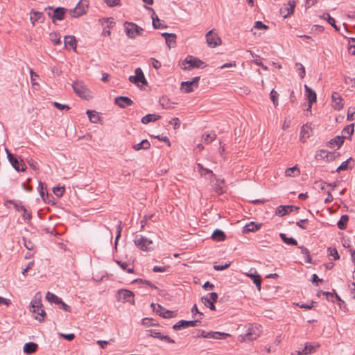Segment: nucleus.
Instances as JSON below:
<instances>
[{"mask_svg":"<svg viewBox=\"0 0 355 355\" xmlns=\"http://www.w3.org/2000/svg\"><path fill=\"white\" fill-rule=\"evenodd\" d=\"M323 18L324 19H327L328 23L331 24L335 28L336 31L339 30L338 27L336 24L335 19L333 17H331L329 14H324Z\"/></svg>","mask_w":355,"mask_h":355,"instance_id":"nucleus-43","label":"nucleus"},{"mask_svg":"<svg viewBox=\"0 0 355 355\" xmlns=\"http://www.w3.org/2000/svg\"><path fill=\"white\" fill-rule=\"evenodd\" d=\"M50 40L55 45L60 44V35L58 32H53L50 34Z\"/></svg>","mask_w":355,"mask_h":355,"instance_id":"nucleus-42","label":"nucleus"},{"mask_svg":"<svg viewBox=\"0 0 355 355\" xmlns=\"http://www.w3.org/2000/svg\"><path fill=\"white\" fill-rule=\"evenodd\" d=\"M31 24L33 26L35 25L36 22L42 21L44 19V15L42 12L35 11L32 10L31 11V17H30Z\"/></svg>","mask_w":355,"mask_h":355,"instance_id":"nucleus-28","label":"nucleus"},{"mask_svg":"<svg viewBox=\"0 0 355 355\" xmlns=\"http://www.w3.org/2000/svg\"><path fill=\"white\" fill-rule=\"evenodd\" d=\"M168 266H154L153 268L155 272H164L168 270Z\"/></svg>","mask_w":355,"mask_h":355,"instance_id":"nucleus-56","label":"nucleus"},{"mask_svg":"<svg viewBox=\"0 0 355 355\" xmlns=\"http://www.w3.org/2000/svg\"><path fill=\"white\" fill-rule=\"evenodd\" d=\"M169 123L171 124L172 125H173L174 129L179 128L180 126V121L177 117L173 118L170 121Z\"/></svg>","mask_w":355,"mask_h":355,"instance_id":"nucleus-55","label":"nucleus"},{"mask_svg":"<svg viewBox=\"0 0 355 355\" xmlns=\"http://www.w3.org/2000/svg\"><path fill=\"white\" fill-rule=\"evenodd\" d=\"M114 103L121 108L131 106L133 104V101L130 98L126 96L116 97L114 99Z\"/></svg>","mask_w":355,"mask_h":355,"instance_id":"nucleus-22","label":"nucleus"},{"mask_svg":"<svg viewBox=\"0 0 355 355\" xmlns=\"http://www.w3.org/2000/svg\"><path fill=\"white\" fill-rule=\"evenodd\" d=\"M117 299L123 302H130L132 304L135 303L134 294L128 290H120L117 293Z\"/></svg>","mask_w":355,"mask_h":355,"instance_id":"nucleus-13","label":"nucleus"},{"mask_svg":"<svg viewBox=\"0 0 355 355\" xmlns=\"http://www.w3.org/2000/svg\"><path fill=\"white\" fill-rule=\"evenodd\" d=\"M270 99L272 101L274 106L275 107H277L279 105L278 101H277V98L279 96L278 93L275 89H272L270 92Z\"/></svg>","mask_w":355,"mask_h":355,"instance_id":"nucleus-46","label":"nucleus"},{"mask_svg":"<svg viewBox=\"0 0 355 355\" xmlns=\"http://www.w3.org/2000/svg\"><path fill=\"white\" fill-rule=\"evenodd\" d=\"M37 345L35 343L30 342L24 345L23 351L26 354H31L36 352Z\"/></svg>","mask_w":355,"mask_h":355,"instance_id":"nucleus-30","label":"nucleus"},{"mask_svg":"<svg viewBox=\"0 0 355 355\" xmlns=\"http://www.w3.org/2000/svg\"><path fill=\"white\" fill-rule=\"evenodd\" d=\"M200 79V76H196L193 78L191 80L182 82L180 89L184 93L192 92L195 89L198 87V83Z\"/></svg>","mask_w":355,"mask_h":355,"instance_id":"nucleus-5","label":"nucleus"},{"mask_svg":"<svg viewBox=\"0 0 355 355\" xmlns=\"http://www.w3.org/2000/svg\"><path fill=\"white\" fill-rule=\"evenodd\" d=\"M354 114H355V107H349L347 110V120L349 121H353Z\"/></svg>","mask_w":355,"mask_h":355,"instance_id":"nucleus-52","label":"nucleus"},{"mask_svg":"<svg viewBox=\"0 0 355 355\" xmlns=\"http://www.w3.org/2000/svg\"><path fill=\"white\" fill-rule=\"evenodd\" d=\"M300 174V168L297 166L288 168L285 171V175L289 178L297 177Z\"/></svg>","mask_w":355,"mask_h":355,"instance_id":"nucleus-31","label":"nucleus"},{"mask_svg":"<svg viewBox=\"0 0 355 355\" xmlns=\"http://www.w3.org/2000/svg\"><path fill=\"white\" fill-rule=\"evenodd\" d=\"M87 6L88 5L86 1H80L76 8L73 10H71V16L73 17H78L84 15L86 13Z\"/></svg>","mask_w":355,"mask_h":355,"instance_id":"nucleus-12","label":"nucleus"},{"mask_svg":"<svg viewBox=\"0 0 355 355\" xmlns=\"http://www.w3.org/2000/svg\"><path fill=\"white\" fill-rule=\"evenodd\" d=\"M64 46L67 48L71 47L73 49L74 51H76L77 48V41L74 36L73 35H67L64 37Z\"/></svg>","mask_w":355,"mask_h":355,"instance_id":"nucleus-27","label":"nucleus"},{"mask_svg":"<svg viewBox=\"0 0 355 355\" xmlns=\"http://www.w3.org/2000/svg\"><path fill=\"white\" fill-rule=\"evenodd\" d=\"M206 40L208 46L211 48H214L221 44V39L216 33L214 32L213 30L209 31L206 34Z\"/></svg>","mask_w":355,"mask_h":355,"instance_id":"nucleus-9","label":"nucleus"},{"mask_svg":"<svg viewBox=\"0 0 355 355\" xmlns=\"http://www.w3.org/2000/svg\"><path fill=\"white\" fill-rule=\"evenodd\" d=\"M160 118H161V116H159L158 114H147L145 116L142 117L141 122L144 124H147L152 121H156L159 120Z\"/></svg>","mask_w":355,"mask_h":355,"instance_id":"nucleus-34","label":"nucleus"},{"mask_svg":"<svg viewBox=\"0 0 355 355\" xmlns=\"http://www.w3.org/2000/svg\"><path fill=\"white\" fill-rule=\"evenodd\" d=\"M125 29L127 35L130 38H135L137 35H140L142 34L144 31L143 28L138 26L136 24L125 22Z\"/></svg>","mask_w":355,"mask_h":355,"instance_id":"nucleus-6","label":"nucleus"},{"mask_svg":"<svg viewBox=\"0 0 355 355\" xmlns=\"http://www.w3.org/2000/svg\"><path fill=\"white\" fill-rule=\"evenodd\" d=\"M225 233L220 230H215L212 233L211 238L216 241H223L225 239Z\"/></svg>","mask_w":355,"mask_h":355,"instance_id":"nucleus-32","label":"nucleus"},{"mask_svg":"<svg viewBox=\"0 0 355 355\" xmlns=\"http://www.w3.org/2000/svg\"><path fill=\"white\" fill-rule=\"evenodd\" d=\"M64 191H65L64 187H54L53 189V193L57 197L62 196Z\"/></svg>","mask_w":355,"mask_h":355,"instance_id":"nucleus-50","label":"nucleus"},{"mask_svg":"<svg viewBox=\"0 0 355 355\" xmlns=\"http://www.w3.org/2000/svg\"><path fill=\"white\" fill-rule=\"evenodd\" d=\"M197 166L198 168V171L201 176H203L205 174H211L212 176H214L213 171L211 170L205 168L202 164L198 163Z\"/></svg>","mask_w":355,"mask_h":355,"instance_id":"nucleus-41","label":"nucleus"},{"mask_svg":"<svg viewBox=\"0 0 355 355\" xmlns=\"http://www.w3.org/2000/svg\"><path fill=\"white\" fill-rule=\"evenodd\" d=\"M296 3L295 1H289L288 3L280 9V12L284 18L291 15L295 10Z\"/></svg>","mask_w":355,"mask_h":355,"instance_id":"nucleus-20","label":"nucleus"},{"mask_svg":"<svg viewBox=\"0 0 355 355\" xmlns=\"http://www.w3.org/2000/svg\"><path fill=\"white\" fill-rule=\"evenodd\" d=\"M135 74H136V77H137V83L139 82H140L144 85L147 84L146 79L144 74L142 70L141 69V68H137L135 69Z\"/></svg>","mask_w":355,"mask_h":355,"instance_id":"nucleus-37","label":"nucleus"},{"mask_svg":"<svg viewBox=\"0 0 355 355\" xmlns=\"http://www.w3.org/2000/svg\"><path fill=\"white\" fill-rule=\"evenodd\" d=\"M254 28H257V29H268V26L263 24L261 21H257L255 22L254 25Z\"/></svg>","mask_w":355,"mask_h":355,"instance_id":"nucleus-60","label":"nucleus"},{"mask_svg":"<svg viewBox=\"0 0 355 355\" xmlns=\"http://www.w3.org/2000/svg\"><path fill=\"white\" fill-rule=\"evenodd\" d=\"M46 299L51 302V303H54L55 304H60V303L62 302V299L58 297L56 295L51 293V292H47L46 295Z\"/></svg>","mask_w":355,"mask_h":355,"instance_id":"nucleus-36","label":"nucleus"},{"mask_svg":"<svg viewBox=\"0 0 355 355\" xmlns=\"http://www.w3.org/2000/svg\"><path fill=\"white\" fill-rule=\"evenodd\" d=\"M320 347L318 343H306L302 349L304 355H309L314 353Z\"/></svg>","mask_w":355,"mask_h":355,"instance_id":"nucleus-26","label":"nucleus"},{"mask_svg":"<svg viewBox=\"0 0 355 355\" xmlns=\"http://www.w3.org/2000/svg\"><path fill=\"white\" fill-rule=\"evenodd\" d=\"M150 306L152 307L153 311L156 312L157 314H159V315L164 318H171L173 316V311L165 309L159 304L152 303Z\"/></svg>","mask_w":355,"mask_h":355,"instance_id":"nucleus-15","label":"nucleus"},{"mask_svg":"<svg viewBox=\"0 0 355 355\" xmlns=\"http://www.w3.org/2000/svg\"><path fill=\"white\" fill-rule=\"evenodd\" d=\"M230 335L227 333L223 332H215V339H226L227 337H230Z\"/></svg>","mask_w":355,"mask_h":355,"instance_id":"nucleus-54","label":"nucleus"},{"mask_svg":"<svg viewBox=\"0 0 355 355\" xmlns=\"http://www.w3.org/2000/svg\"><path fill=\"white\" fill-rule=\"evenodd\" d=\"M72 87L74 92L80 98H87L89 96V91L83 82H75Z\"/></svg>","mask_w":355,"mask_h":355,"instance_id":"nucleus-8","label":"nucleus"},{"mask_svg":"<svg viewBox=\"0 0 355 355\" xmlns=\"http://www.w3.org/2000/svg\"><path fill=\"white\" fill-rule=\"evenodd\" d=\"M116 263L121 267L122 270H126L128 273L133 272V267H128V263L127 262H123L121 261L116 260Z\"/></svg>","mask_w":355,"mask_h":355,"instance_id":"nucleus-40","label":"nucleus"},{"mask_svg":"<svg viewBox=\"0 0 355 355\" xmlns=\"http://www.w3.org/2000/svg\"><path fill=\"white\" fill-rule=\"evenodd\" d=\"M262 223H246L243 228V233L254 232L259 230Z\"/></svg>","mask_w":355,"mask_h":355,"instance_id":"nucleus-29","label":"nucleus"},{"mask_svg":"<svg viewBox=\"0 0 355 355\" xmlns=\"http://www.w3.org/2000/svg\"><path fill=\"white\" fill-rule=\"evenodd\" d=\"M66 10H67L65 8L59 7L54 10L52 15L50 13L49 15L51 17L53 22L55 23V20L60 21L64 19Z\"/></svg>","mask_w":355,"mask_h":355,"instance_id":"nucleus-24","label":"nucleus"},{"mask_svg":"<svg viewBox=\"0 0 355 355\" xmlns=\"http://www.w3.org/2000/svg\"><path fill=\"white\" fill-rule=\"evenodd\" d=\"M280 237L282 241L287 245H296L297 244V242L295 239L292 237L288 238L284 233L280 234Z\"/></svg>","mask_w":355,"mask_h":355,"instance_id":"nucleus-38","label":"nucleus"},{"mask_svg":"<svg viewBox=\"0 0 355 355\" xmlns=\"http://www.w3.org/2000/svg\"><path fill=\"white\" fill-rule=\"evenodd\" d=\"M31 311L34 314L35 319L42 322L44 320L46 312L43 309L41 299H37L36 296L31 302Z\"/></svg>","mask_w":355,"mask_h":355,"instance_id":"nucleus-1","label":"nucleus"},{"mask_svg":"<svg viewBox=\"0 0 355 355\" xmlns=\"http://www.w3.org/2000/svg\"><path fill=\"white\" fill-rule=\"evenodd\" d=\"M336 153H331L326 150H320L316 153L315 157L317 159H322L329 162L334 160L336 158Z\"/></svg>","mask_w":355,"mask_h":355,"instance_id":"nucleus-18","label":"nucleus"},{"mask_svg":"<svg viewBox=\"0 0 355 355\" xmlns=\"http://www.w3.org/2000/svg\"><path fill=\"white\" fill-rule=\"evenodd\" d=\"M53 105L56 108H58L60 110H69L70 109L67 105H62L58 102H54Z\"/></svg>","mask_w":355,"mask_h":355,"instance_id":"nucleus-59","label":"nucleus"},{"mask_svg":"<svg viewBox=\"0 0 355 355\" xmlns=\"http://www.w3.org/2000/svg\"><path fill=\"white\" fill-rule=\"evenodd\" d=\"M305 92L306 98L309 101V107L308 110H311L312 107V104L316 101L317 96L316 93L311 88L308 87L306 85H304Z\"/></svg>","mask_w":355,"mask_h":355,"instance_id":"nucleus-21","label":"nucleus"},{"mask_svg":"<svg viewBox=\"0 0 355 355\" xmlns=\"http://www.w3.org/2000/svg\"><path fill=\"white\" fill-rule=\"evenodd\" d=\"M150 147V144L147 139L142 140L140 143L135 144L132 146L133 149L136 151L141 149L147 150Z\"/></svg>","mask_w":355,"mask_h":355,"instance_id":"nucleus-33","label":"nucleus"},{"mask_svg":"<svg viewBox=\"0 0 355 355\" xmlns=\"http://www.w3.org/2000/svg\"><path fill=\"white\" fill-rule=\"evenodd\" d=\"M30 73L32 84L37 85V83H36V78L38 77V75L36 73H35L32 69H31Z\"/></svg>","mask_w":355,"mask_h":355,"instance_id":"nucleus-63","label":"nucleus"},{"mask_svg":"<svg viewBox=\"0 0 355 355\" xmlns=\"http://www.w3.org/2000/svg\"><path fill=\"white\" fill-rule=\"evenodd\" d=\"M327 251L329 252V255L333 257L334 260L339 259L340 257L336 248L329 247L328 248Z\"/></svg>","mask_w":355,"mask_h":355,"instance_id":"nucleus-49","label":"nucleus"},{"mask_svg":"<svg viewBox=\"0 0 355 355\" xmlns=\"http://www.w3.org/2000/svg\"><path fill=\"white\" fill-rule=\"evenodd\" d=\"M205 67L204 62L193 55H187L181 65V68L184 70H191L193 68L203 69Z\"/></svg>","mask_w":355,"mask_h":355,"instance_id":"nucleus-2","label":"nucleus"},{"mask_svg":"<svg viewBox=\"0 0 355 355\" xmlns=\"http://www.w3.org/2000/svg\"><path fill=\"white\" fill-rule=\"evenodd\" d=\"M216 138V135L214 132L211 133H205L203 135V139L205 143L209 144Z\"/></svg>","mask_w":355,"mask_h":355,"instance_id":"nucleus-44","label":"nucleus"},{"mask_svg":"<svg viewBox=\"0 0 355 355\" xmlns=\"http://www.w3.org/2000/svg\"><path fill=\"white\" fill-rule=\"evenodd\" d=\"M7 203H10L14 205L17 211H18L21 216H22V218L24 220H30L31 218V211L25 207V206L22 205L21 203L17 204L13 200H8Z\"/></svg>","mask_w":355,"mask_h":355,"instance_id":"nucleus-10","label":"nucleus"},{"mask_svg":"<svg viewBox=\"0 0 355 355\" xmlns=\"http://www.w3.org/2000/svg\"><path fill=\"white\" fill-rule=\"evenodd\" d=\"M148 10H152L154 12L153 9L151 8H147ZM153 19V26L155 28H163L166 27V26H163L162 24L160 21V19L158 18L157 15H155V12H153V15L152 16Z\"/></svg>","mask_w":355,"mask_h":355,"instance_id":"nucleus-35","label":"nucleus"},{"mask_svg":"<svg viewBox=\"0 0 355 355\" xmlns=\"http://www.w3.org/2000/svg\"><path fill=\"white\" fill-rule=\"evenodd\" d=\"M343 132L348 134L349 136L352 135L354 132V124L352 123L348 125L343 129Z\"/></svg>","mask_w":355,"mask_h":355,"instance_id":"nucleus-57","label":"nucleus"},{"mask_svg":"<svg viewBox=\"0 0 355 355\" xmlns=\"http://www.w3.org/2000/svg\"><path fill=\"white\" fill-rule=\"evenodd\" d=\"M352 159V158H349L347 159L346 161L343 162L336 169V171L338 173H340L342 171H345L349 168V162Z\"/></svg>","mask_w":355,"mask_h":355,"instance_id":"nucleus-48","label":"nucleus"},{"mask_svg":"<svg viewBox=\"0 0 355 355\" xmlns=\"http://www.w3.org/2000/svg\"><path fill=\"white\" fill-rule=\"evenodd\" d=\"M295 64H296V66L299 67L300 78H304L305 76V74H306V71H305L304 67L301 63H299V62H297Z\"/></svg>","mask_w":355,"mask_h":355,"instance_id":"nucleus-58","label":"nucleus"},{"mask_svg":"<svg viewBox=\"0 0 355 355\" xmlns=\"http://www.w3.org/2000/svg\"><path fill=\"white\" fill-rule=\"evenodd\" d=\"M312 133V129L311 128V125L309 124H305L302 126L301 130H300V140L304 143L306 140L310 137Z\"/></svg>","mask_w":355,"mask_h":355,"instance_id":"nucleus-23","label":"nucleus"},{"mask_svg":"<svg viewBox=\"0 0 355 355\" xmlns=\"http://www.w3.org/2000/svg\"><path fill=\"white\" fill-rule=\"evenodd\" d=\"M106 4L110 7L118 6L120 3V0H105Z\"/></svg>","mask_w":355,"mask_h":355,"instance_id":"nucleus-61","label":"nucleus"},{"mask_svg":"<svg viewBox=\"0 0 355 355\" xmlns=\"http://www.w3.org/2000/svg\"><path fill=\"white\" fill-rule=\"evenodd\" d=\"M7 157L12 164V167L17 171H24L26 170V165L24 161L21 159L19 160L17 157H14V155L9 152V150L6 149Z\"/></svg>","mask_w":355,"mask_h":355,"instance_id":"nucleus-7","label":"nucleus"},{"mask_svg":"<svg viewBox=\"0 0 355 355\" xmlns=\"http://www.w3.org/2000/svg\"><path fill=\"white\" fill-rule=\"evenodd\" d=\"M246 276L252 279L258 290L260 291L261 280L260 275L257 274V271L254 269H251L250 272L246 273Z\"/></svg>","mask_w":355,"mask_h":355,"instance_id":"nucleus-25","label":"nucleus"},{"mask_svg":"<svg viewBox=\"0 0 355 355\" xmlns=\"http://www.w3.org/2000/svg\"><path fill=\"white\" fill-rule=\"evenodd\" d=\"M166 43L169 48L173 47L175 46L176 43V38H173V40H172V38L167 37L166 40Z\"/></svg>","mask_w":355,"mask_h":355,"instance_id":"nucleus-62","label":"nucleus"},{"mask_svg":"<svg viewBox=\"0 0 355 355\" xmlns=\"http://www.w3.org/2000/svg\"><path fill=\"white\" fill-rule=\"evenodd\" d=\"M87 114L88 115L90 121L92 123H97L100 120L99 116L94 110H87Z\"/></svg>","mask_w":355,"mask_h":355,"instance_id":"nucleus-39","label":"nucleus"},{"mask_svg":"<svg viewBox=\"0 0 355 355\" xmlns=\"http://www.w3.org/2000/svg\"><path fill=\"white\" fill-rule=\"evenodd\" d=\"M299 208L292 205H280L277 207L275 214L279 216H284L291 214L294 210H297Z\"/></svg>","mask_w":355,"mask_h":355,"instance_id":"nucleus-19","label":"nucleus"},{"mask_svg":"<svg viewBox=\"0 0 355 355\" xmlns=\"http://www.w3.org/2000/svg\"><path fill=\"white\" fill-rule=\"evenodd\" d=\"M200 323V320L199 319L196 320H191V321L180 320L179 322H178L176 324H175L173 326V329L174 330H180L182 329H186V328H189V327H196Z\"/></svg>","mask_w":355,"mask_h":355,"instance_id":"nucleus-14","label":"nucleus"},{"mask_svg":"<svg viewBox=\"0 0 355 355\" xmlns=\"http://www.w3.org/2000/svg\"><path fill=\"white\" fill-rule=\"evenodd\" d=\"M134 242L135 245L143 251L150 250L153 249L152 241L141 235H137L135 238Z\"/></svg>","mask_w":355,"mask_h":355,"instance_id":"nucleus-4","label":"nucleus"},{"mask_svg":"<svg viewBox=\"0 0 355 355\" xmlns=\"http://www.w3.org/2000/svg\"><path fill=\"white\" fill-rule=\"evenodd\" d=\"M146 335L147 336H151L155 338H158L161 340H165L169 343H175V340L168 336L162 334L159 331L155 329H148L146 331Z\"/></svg>","mask_w":355,"mask_h":355,"instance_id":"nucleus-16","label":"nucleus"},{"mask_svg":"<svg viewBox=\"0 0 355 355\" xmlns=\"http://www.w3.org/2000/svg\"><path fill=\"white\" fill-rule=\"evenodd\" d=\"M34 266V261H31L28 263L27 266L26 268H24L23 270V271L21 272L22 275L26 277V273L27 272L31 269L33 268V266Z\"/></svg>","mask_w":355,"mask_h":355,"instance_id":"nucleus-64","label":"nucleus"},{"mask_svg":"<svg viewBox=\"0 0 355 355\" xmlns=\"http://www.w3.org/2000/svg\"><path fill=\"white\" fill-rule=\"evenodd\" d=\"M261 326L257 324L250 325L247 331V333L244 336H240L241 341H251L257 339L261 334Z\"/></svg>","mask_w":355,"mask_h":355,"instance_id":"nucleus-3","label":"nucleus"},{"mask_svg":"<svg viewBox=\"0 0 355 355\" xmlns=\"http://www.w3.org/2000/svg\"><path fill=\"white\" fill-rule=\"evenodd\" d=\"M230 264V261L225 262V264H217V263H215L214 265V268L217 271L223 270L227 268Z\"/></svg>","mask_w":355,"mask_h":355,"instance_id":"nucleus-47","label":"nucleus"},{"mask_svg":"<svg viewBox=\"0 0 355 355\" xmlns=\"http://www.w3.org/2000/svg\"><path fill=\"white\" fill-rule=\"evenodd\" d=\"M141 324L146 327H153L158 325L157 323H155L154 320L152 318H145L141 320Z\"/></svg>","mask_w":355,"mask_h":355,"instance_id":"nucleus-45","label":"nucleus"},{"mask_svg":"<svg viewBox=\"0 0 355 355\" xmlns=\"http://www.w3.org/2000/svg\"><path fill=\"white\" fill-rule=\"evenodd\" d=\"M38 189L40 195L41 196L42 199L45 200V195L48 196V193H45L46 189L44 187V184L42 182H40Z\"/></svg>","mask_w":355,"mask_h":355,"instance_id":"nucleus-53","label":"nucleus"},{"mask_svg":"<svg viewBox=\"0 0 355 355\" xmlns=\"http://www.w3.org/2000/svg\"><path fill=\"white\" fill-rule=\"evenodd\" d=\"M218 294L216 293H211L207 295L201 297V302L205 306L209 307L211 310H215L214 303L217 301Z\"/></svg>","mask_w":355,"mask_h":355,"instance_id":"nucleus-11","label":"nucleus"},{"mask_svg":"<svg viewBox=\"0 0 355 355\" xmlns=\"http://www.w3.org/2000/svg\"><path fill=\"white\" fill-rule=\"evenodd\" d=\"M331 105L336 110H340L343 107V99L338 92H334L331 94Z\"/></svg>","mask_w":355,"mask_h":355,"instance_id":"nucleus-17","label":"nucleus"},{"mask_svg":"<svg viewBox=\"0 0 355 355\" xmlns=\"http://www.w3.org/2000/svg\"><path fill=\"white\" fill-rule=\"evenodd\" d=\"M343 137H340L338 136L335 137L334 139H331L330 141V144L331 145L335 144L334 146H337L338 148H340V146L343 144Z\"/></svg>","mask_w":355,"mask_h":355,"instance_id":"nucleus-51","label":"nucleus"}]
</instances>
